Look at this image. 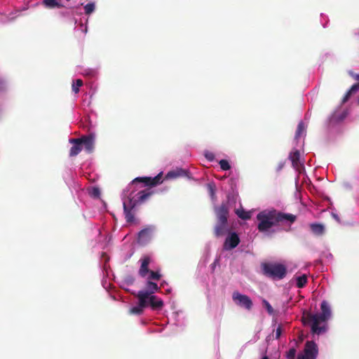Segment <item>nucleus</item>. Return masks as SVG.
Instances as JSON below:
<instances>
[{"label": "nucleus", "mask_w": 359, "mask_h": 359, "mask_svg": "<svg viewBox=\"0 0 359 359\" xmlns=\"http://www.w3.org/2000/svg\"><path fill=\"white\" fill-rule=\"evenodd\" d=\"M289 158L292 161L293 168H294L297 170H299V168L302 166V164L299 161V151L298 150H294V151L290 152L289 155Z\"/></svg>", "instance_id": "obj_19"}, {"label": "nucleus", "mask_w": 359, "mask_h": 359, "mask_svg": "<svg viewBox=\"0 0 359 359\" xmlns=\"http://www.w3.org/2000/svg\"><path fill=\"white\" fill-rule=\"evenodd\" d=\"M217 262V260H215L212 264H211V266H212V269H214V268L216 266V264Z\"/></svg>", "instance_id": "obj_41"}, {"label": "nucleus", "mask_w": 359, "mask_h": 359, "mask_svg": "<svg viewBox=\"0 0 359 359\" xmlns=\"http://www.w3.org/2000/svg\"><path fill=\"white\" fill-rule=\"evenodd\" d=\"M42 4L45 8L49 9L64 7L61 4V0H43Z\"/></svg>", "instance_id": "obj_21"}, {"label": "nucleus", "mask_w": 359, "mask_h": 359, "mask_svg": "<svg viewBox=\"0 0 359 359\" xmlns=\"http://www.w3.org/2000/svg\"><path fill=\"white\" fill-rule=\"evenodd\" d=\"M4 89H5L4 84L1 81H0V93L1 91L4 90Z\"/></svg>", "instance_id": "obj_40"}, {"label": "nucleus", "mask_w": 359, "mask_h": 359, "mask_svg": "<svg viewBox=\"0 0 359 359\" xmlns=\"http://www.w3.org/2000/svg\"><path fill=\"white\" fill-rule=\"evenodd\" d=\"M358 90H359V83L353 84L351 88L344 95L343 99H342V103L346 102L351 96L355 93Z\"/></svg>", "instance_id": "obj_23"}, {"label": "nucleus", "mask_w": 359, "mask_h": 359, "mask_svg": "<svg viewBox=\"0 0 359 359\" xmlns=\"http://www.w3.org/2000/svg\"><path fill=\"white\" fill-rule=\"evenodd\" d=\"M264 306H265L266 309L267 310L268 313L269 314L273 313V309L271 306V305L267 302L266 299H263L262 301Z\"/></svg>", "instance_id": "obj_32"}, {"label": "nucleus", "mask_w": 359, "mask_h": 359, "mask_svg": "<svg viewBox=\"0 0 359 359\" xmlns=\"http://www.w3.org/2000/svg\"><path fill=\"white\" fill-rule=\"evenodd\" d=\"M132 294L138 299V305L130 309L129 313L132 315L140 316L142 314L144 309L149 306V302L143 297H140L136 292H132Z\"/></svg>", "instance_id": "obj_9"}, {"label": "nucleus", "mask_w": 359, "mask_h": 359, "mask_svg": "<svg viewBox=\"0 0 359 359\" xmlns=\"http://www.w3.org/2000/svg\"><path fill=\"white\" fill-rule=\"evenodd\" d=\"M321 313L313 314L309 312L303 313L302 320L304 325H310L313 334L320 335L327 330V321L331 316V310L328 303L323 301L320 305Z\"/></svg>", "instance_id": "obj_1"}, {"label": "nucleus", "mask_w": 359, "mask_h": 359, "mask_svg": "<svg viewBox=\"0 0 359 359\" xmlns=\"http://www.w3.org/2000/svg\"><path fill=\"white\" fill-rule=\"evenodd\" d=\"M136 203H133V198H128V202H123V212L125 219L128 223H133L135 220V209Z\"/></svg>", "instance_id": "obj_5"}, {"label": "nucleus", "mask_w": 359, "mask_h": 359, "mask_svg": "<svg viewBox=\"0 0 359 359\" xmlns=\"http://www.w3.org/2000/svg\"><path fill=\"white\" fill-rule=\"evenodd\" d=\"M304 352L303 355H298V359H316L318 353L317 344L313 341H306Z\"/></svg>", "instance_id": "obj_4"}, {"label": "nucleus", "mask_w": 359, "mask_h": 359, "mask_svg": "<svg viewBox=\"0 0 359 359\" xmlns=\"http://www.w3.org/2000/svg\"><path fill=\"white\" fill-rule=\"evenodd\" d=\"M148 277L147 278V280H159L162 276V275L158 271H150L147 274Z\"/></svg>", "instance_id": "obj_27"}, {"label": "nucleus", "mask_w": 359, "mask_h": 359, "mask_svg": "<svg viewBox=\"0 0 359 359\" xmlns=\"http://www.w3.org/2000/svg\"><path fill=\"white\" fill-rule=\"evenodd\" d=\"M155 230L154 226H148L138 233L137 242L141 245L147 244L152 238Z\"/></svg>", "instance_id": "obj_8"}, {"label": "nucleus", "mask_w": 359, "mask_h": 359, "mask_svg": "<svg viewBox=\"0 0 359 359\" xmlns=\"http://www.w3.org/2000/svg\"><path fill=\"white\" fill-rule=\"evenodd\" d=\"M141 266L140 267L138 273L142 278H146L150 270L149 269V265L151 262V259L148 256L144 257L141 259Z\"/></svg>", "instance_id": "obj_14"}, {"label": "nucleus", "mask_w": 359, "mask_h": 359, "mask_svg": "<svg viewBox=\"0 0 359 359\" xmlns=\"http://www.w3.org/2000/svg\"><path fill=\"white\" fill-rule=\"evenodd\" d=\"M83 83L81 79H76L75 82H73L72 83V91L74 93H78L79 92V88L83 86Z\"/></svg>", "instance_id": "obj_29"}, {"label": "nucleus", "mask_w": 359, "mask_h": 359, "mask_svg": "<svg viewBox=\"0 0 359 359\" xmlns=\"http://www.w3.org/2000/svg\"><path fill=\"white\" fill-rule=\"evenodd\" d=\"M311 231L316 236H322L325 233L324 225L318 223H312L310 225Z\"/></svg>", "instance_id": "obj_22"}, {"label": "nucleus", "mask_w": 359, "mask_h": 359, "mask_svg": "<svg viewBox=\"0 0 359 359\" xmlns=\"http://www.w3.org/2000/svg\"><path fill=\"white\" fill-rule=\"evenodd\" d=\"M262 359H269L268 356L265 355L262 358Z\"/></svg>", "instance_id": "obj_42"}, {"label": "nucleus", "mask_w": 359, "mask_h": 359, "mask_svg": "<svg viewBox=\"0 0 359 359\" xmlns=\"http://www.w3.org/2000/svg\"><path fill=\"white\" fill-rule=\"evenodd\" d=\"M348 74L353 77L354 79L359 81V74H355L353 71H348Z\"/></svg>", "instance_id": "obj_37"}, {"label": "nucleus", "mask_w": 359, "mask_h": 359, "mask_svg": "<svg viewBox=\"0 0 359 359\" xmlns=\"http://www.w3.org/2000/svg\"><path fill=\"white\" fill-rule=\"evenodd\" d=\"M148 302L153 310H161L164 305L163 301L156 295L149 296Z\"/></svg>", "instance_id": "obj_16"}, {"label": "nucleus", "mask_w": 359, "mask_h": 359, "mask_svg": "<svg viewBox=\"0 0 359 359\" xmlns=\"http://www.w3.org/2000/svg\"><path fill=\"white\" fill-rule=\"evenodd\" d=\"M205 156L210 161H212L215 158V155L211 152L206 153L205 154Z\"/></svg>", "instance_id": "obj_36"}, {"label": "nucleus", "mask_w": 359, "mask_h": 359, "mask_svg": "<svg viewBox=\"0 0 359 359\" xmlns=\"http://www.w3.org/2000/svg\"><path fill=\"white\" fill-rule=\"evenodd\" d=\"M160 290L161 287L158 286L157 283L153 281L147 280L145 289L140 290L136 294L140 297L142 296L144 299L148 301V297H149V296L154 295V293L160 291Z\"/></svg>", "instance_id": "obj_6"}, {"label": "nucleus", "mask_w": 359, "mask_h": 359, "mask_svg": "<svg viewBox=\"0 0 359 359\" xmlns=\"http://www.w3.org/2000/svg\"><path fill=\"white\" fill-rule=\"evenodd\" d=\"M219 164L223 170H228L231 168L230 164L226 160L222 159L219 161Z\"/></svg>", "instance_id": "obj_31"}, {"label": "nucleus", "mask_w": 359, "mask_h": 359, "mask_svg": "<svg viewBox=\"0 0 359 359\" xmlns=\"http://www.w3.org/2000/svg\"><path fill=\"white\" fill-rule=\"evenodd\" d=\"M295 355H296V349L294 348H292L287 353L286 357L287 359H294Z\"/></svg>", "instance_id": "obj_34"}, {"label": "nucleus", "mask_w": 359, "mask_h": 359, "mask_svg": "<svg viewBox=\"0 0 359 359\" xmlns=\"http://www.w3.org/2000/svg\"><path fill=\"white\" fill-rule=\"evenodd\" d=\"M239 243L240 238L238 234L235 232L231 233L225 240L224 248L226 250H231L237 247Z\"/></svg>", "instance_id": "obj_10"}, {"label": "nucleus", "mask_w": 359, "mask_h": 359, "mask_svg": "<svg viewBox=\"0 0 359 359\" xmlns=\"http://www.w3.org/2000/svg\"><path fill=\"white\" fill-rule=\"evenodd\" d=\"M187 174L188 172L186 170H184L182 168H176L175 170L169 171L166 175V177L172 179L179 177H184L187 176Z\"/></svg>", "instance_id": "obj_20"}, {"label": "nucleus", "mask_w": 359, "mask_h": 359, "mask_svg": "<svg viewBox=\"0 0 359 359\" xmlns=\"http://www.w3.org/2000/svg\"><path fill=\"white\" fill-rule=\"evenodd\" d=\"M161 174H158L154 177H137L133 180V183L143 182L146 186L154 187L161 183Z\"/></svg>", "instance_id": "obj_12"}, {"label": "nucleus", "mask_w": 359, "mask_h": 359, "mask_svg": "<svg viewBox=\"0 0 359 359\" xmlns=\"http://www.w3.org/2000/svg\"><path fill=\"white\" fill-rule=\"evenodd\" d=\"M282 333V329L280 326H278L276 330V339H278Z\"/></svg>", "instance_id": "obj_38"}, {"label": "nucleus", "mask_w": 359, "mask_h": 359, "mask_svg": "<svg viewBox=\"0 0 359 359\" xmlns=\"http://www.w3.org/2000/svg\"><path fill=\"white\" fill-rule=\"evenodd\" d=\"M95 4L94 3H88L84 6L85 13L86 15H90L95 11Z\"/></svg>", "instance_id": "obj_30"}, {"label": "nucleus", "mask_w": 359, "mask_h": 359, "mask_svg": "<svg viewBox=\"0 0 359 359\" xmlns=\"http://www.w3.org/2000/svg\"><path fill=\"white\" fill-rule=\"evenodd\" d=\"M70 142L73 144V146L70 149L69 156H75L78 155L82 150V144L79 138L71 139Z\"/></svg>", "instance_id": "obj_18"}, {"label": "nucleus", "mask_w": 359, "mask_h": 359, "mask_svg": "<svg viewBox=\"0 0 359 359\" xmlns=\"http://www.w3.org/2000/svg\"><path fill=\"white\" fill-rule=\"evenodd\" d=\"M226 231L227 222L217 221L214 229L215 236H222L226 233Z\"/></svg>", "instance_id": "obj_17"}, {"label": "nucleus", "mask_w": 359, "mask_h": 359, "mask_svg": "<svg viewBox=\"0 0 359 359\" xmlns=\"http://www.w3.org/2000/svg\"><path fill=\"white\" fill-rule=\"evenodd\" d=\"M90 196L94 198H99L100 196V190L97 187H93L90 192Z\"/></svg>", "instance_id": "obj_33"}, {"label": "nucleus", "mask_w": 359, "mask_h": 359, "mask_svg": "<svg viewBox=\"0 0 359 359\" xmlns=\"http://www.w3.org/2000/svg\"><path fill=\"white\" fill-rule=\"evenodd\" d=\"M262 268L263 273L273 279H283L287 273L286 267L280 264L264 263Z\"/></svg>", "instance_id": "obj_3"}, {"label": "nucleus", "mask_w": 359, "mask_h": 359, "mask_svg": "<svg viewBox=\"0 0 359 359\" xmlns=\"http://www.w3.org/2000/svg\"><path fill=\"white\" fill-rule=\"evenodd\" d=\"M306 128L304 123L303 121H300L298 123L297 128L295 133V140H298L302 135L306 133Z\"/></svg>", "instance_id": "obj_24"}, {"label": "nucleus", "mask_w": 359, "mask_h": 359, "mask_svg": "<svg viewBox=\"0 0 359 359\" xmlns=\"http://www.w3.org/2000/svg\"><path fill=\"white\" fill-rule=\"evenodd\" d=\"M233 300L240 306L245 308L247 310H250L252 307V302L250 298L245 295L234 292L232 295Z\"/></svg>", "instance_id": "obj_7"}, {"label": "nucleus", "mask_w": 359, "mask_h": 359, "mask_svg": "<svg viewBox=\"0 0 359 359\" xmlns=\"http://www.w3.org/2000/svg\"><path fill=\"white\" fill-rule=\"evenodd\" d=\"M153 194L154 191L149 189L140 191L137 194L136 198L133 199V203H136V205H140L147 201Z\"/></svg>", "instance_id": "obj_13"}, {"label": "nucleus", "mask_w": 359, "mask_h": 359, "mask_svg": "<svg viewBox=\"0 0 359 359\" xmlns=\"http://www.w3.org/2000/svg\"><path fill=\"white\" fill-rule=\"evenodd\" d=\"M208 191H209L210 195L212 197L215 196V184H212V183H209V184H208Z\"/></svg>", "instance_id": "obj_35"}, {"label": "nucleus", "mask_w": 359, "mask_h": 359, "mask_svg": "<svg viewBox=\"0 0 359 359\" xmlns=\"http://www.w3.org/2000/svg\"><path fill=\"white\" fill-rule=\"evenodd\" d=\"M135 281V279L133 277H129L127 279V283L129 284H133Z\"/></svg>", "instance_id": "obj_39"}, {"label": "nucleus", "mask_w": 359, "mask_h": 359, "mask_svg": "<svg viewBox=\"0 0 359 359\" xmlns=\"http://www.w3.org/2000/svg\"><path fill=\"white\" fill-rule=\"evenodd\" d=\"M296 219L297 217L292 214L280 212L276 210H264L257 215V219L259 222L257 229L259 232H266L280 222L289 221L293 223Z\"/></svg>", "instance_id": "obj_2"}, {"label": "nucleus", "mask_w": 359, "mask_h": 359, "mask_svg": "<svg viewBox=\"0 0 359 359\" xmlns=\"http://www.w3.org/2000/svg\"><path fill=\"white\" fill-rule=\"evenodd\" d=\"M236 214L242 219L247 220L251 218V212L245 211L243 209H237Z\"/></svg>", "instance_id": "obj_25"}, {"label": "nucleus", "mask_w": 359, "mask_h": 359, "mask_svg": "<svg viewBox=\"0 0 359 359\" xmlns=\"http://www.w3.org/2000/svg\"><path fill=\"white\" fill-rule=\"evenodd\" d=\"M358 104H359V97H358Z\"/></svg>", "instance_id": "obj_43"}, {"label": "nucleus", "mask_w": 359, "mask_h": 359, "mask_svg": "<svg viewBox=\"0 0 359 359\" xmlns=\"http://www.w3.org/2000/svg\"><path fill=\"white\" fill-rule=\"evenodd\" d=\"M215 212L217 221L227 222L229 217V208L226 203H222L219 206L215 207Z\"/></svg>", "instance_id": "obj_11"}, {"label": "nucleus", "mask_w": 359, "mask_h": 359, "mask_svg": "<svg viewBox=\"0 0 359 359\" xmlns=\"http://www.w3.org/2000/svg\"><path fill=\"white\" fill-rule=\"evenodd\" d=\"M82 147L84 146L85 149L90 152L94 147V136L90 134L89 135L82 136L79 138Z\"/></svg>", "instance_id": "obj_15"}, {"label": "nucleus", "mask_w": 359, "mask_h": 359, "mask_svg": "<svg viewBox=\"0 0 359 359\" xmlns=\"http://www.w3.org/2000/svg\"><path fill=\"white\" fill-rule=\"evenodd\" d=\"M297 287L299 288L304 287L307 283V276L306 275H302L301 276H298L297 278Z\"/></svg>", "instance_id": "obj_28"}, {"label": "nucleus", "mask_w": 359, "mask_h": 359, "mask_svg": "<svg viewBox=\"0 0 359 359\" xmlns=\"http://www.w3.org/2000/svg\"><path fill=\"white\" fill-rule=\"evenodd\" d=\"M346 114H332L330 118V123H337L346 118Z\"/></svg>", "instance_id": "obj_26"}]
</instances>
